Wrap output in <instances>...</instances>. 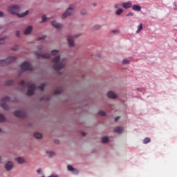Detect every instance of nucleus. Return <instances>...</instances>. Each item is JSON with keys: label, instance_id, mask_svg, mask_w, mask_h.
Wrapping results in <instances>:
<instances>
[{"label": "nucleus", "instance_id": "39448f33", "mask_svg": "<svg viewBox=\"0 0 177 177\" xmlns=\"http://www.w3.org/2000/svg\"><path fill=\"white\" fill-rule=\"evenodd\" d=\"M38 51L35 52L37 57H43V59H50V54H42V46L39 45L37 47Z\"/></svg>", "mask_w": 177, "mask_h": 177}, {"label": "nucleus", "instance_id": "0eeeda50", "mask_svg": "<svg viewBox=\"0 0 177 177\" xmlns=\"http://www.w3.org/2000/svg\"><path fill=\"white\" fill-rule=\"evenodd\" d=\"M13 62H16V57H10L6 59L0 61V66H8V64H10V63H13Z\"/></svg>", "mask_w": 177, "mask_h": 177}, {"label": "nucleus", "instance_id": "bb28decb", "mask_svg": "<svg viewBox=\"0 0 177 177\" xmlns=\"http://www.w3.org/2000/svg\"><path fill=\"white\" fill-rule=\"evenodd\" d=\"M5 85L7 86H9L10 85H13V81L12 80H8L7 82H5Z\"/></svg>", "mask_w": 177, "mask_h": 177}, {"label": "nucleus", "instance_id": "79ce46f5", "mask_svg": "<svg viewBox=\"0 0 177 177\" xmlns=\"http://www.w3.org/2000/svg\"><path fill=\"white\" fill-rule=\"evenodd\" d=\"M132 16H133V14L132 12H130L127 15V17H132Z\"/></svg>", "mask_w": 177, "mask_h": 177}, {"label": "nucleus", "instance_id": "9b49d317", "mask_svg": "<svg viewBox=\"0 0 177 177\" xmlns=\"http://www.w3.org/2000/svg\"><path fill=\"white\" fill-rule=\"evenodd\" d=\"M67 169L68 171H71L73 174H74V175H77V174H78V170H77V169H75L74 167H73V166L68 165L67 166Z\"/></svg>", "mask_w": 177, "mask_h": 177}, {"label": "nucleus", "instance_id": "4c0bfd02", "mask_svg": "<svg viewBox=\"0 0 177 177\" xmlns=\"http://www.w3.org/2000/svg\"><path fill=\"white\" fill-rule=\"evenodd\" d=\"M19 49V46L15 45L14 47L12 48V50H17Z\"/></svg>", "mask_w": 177, "mask_h": 177}, {"label": "nucleus", "instance_id": "7c9ffc66", "mask_svg": "<svg viewBox=\"0 0 177 177\" xmlns=\"http://www.w3.org/2000/svg\"><path fill=\"white\" fill-rule=\"evenodd\" d=\"M5 120H6L5 116H3V115L0 113V122H3Z\"/></svg>", "mask_w": 177, "mask_h": 177}, {"label": "nucleus", "instance_id": "7ed1b4c3", "mask_svg": "<svg viewBox=\"0 0 177 177\" xmlns=\"http://www.w3.org/2000/svg\"><path fill=\"white\" fill-rule=\"evenodd\" d=\"M21 86H23L24 88L26 85V86L28 87L27 95L28 96H32L34 95V92H35V84H32L31 82H28L26 84V82L24 80H22L20 83Z\"/></svg>", "mask_w": 177, "mask_h": 177}, {"label": "nucleus", "instance_id": "473e14b6", "mask_svg": "<svg viewBox=\"0 0 177 177\" xmlns=\"http://www.w3.org/2000/svg\"><path fill=\"white\" fill-rule=\"evenodd\" d=\"M112 32L115 35H118L120 34V30L117 29V30H112Z\"/></svg>", "mask_w": 177, "mask_h": 177}, {"label": "nucleus", "instance_id": "c756f323", "mask_svg": "<svg viewBox=\"0 0 177 177\" xmlns=\"http://www.w3.org/2000/svg\"><path fill=\"white\" fill-rule=\"evenodd\" d=\"M98 115H102V117H104V115H106V112H104L103 111H100L98 112Z\"/></svg>", "mask_w": 177, "mask_h": 177}, {"label": "nucleus", "instance_id": "393cba45", "mask_svg": "<svg viewBox=\"0 0 177 177\" xmlns=\"http://www.w3.org/2000/svg\"><path fill=\"white\" fill-rule=\"evenodd\" d=\"M122 64H129L131 63L130 59H124L122 61Z\"/></svg>", "mask_w": 177, "mask_h": 177}, {"label": "nucleus", "instance_id": "a18cd8bd", "mask_svg": "<svg viewBox=\"0 0 177 177\" xmlns=\"http://www.w3.org/2000/svg\"><path fill=\"white\" fill-rule=\"evenodd\" d=\"M37 174H41V169L37 170Z\"/></svg>", "mask_w": 177, "mask_h": 177}, {"label": "nucleus", "instance_id": "2f4dec72", "mask_svg": "<svg viewBox=\"0 0 177 177\" xmlns=\"http://www.w3.org/2000/svg\"><path fill=\"white\" fill-rule=\"evenodd\" d=\"M102 28V26L100 25H95L93 26V30H100Z\"/></svg>", "mask_w": 177, "mask_h": 177}, {"label": "nucleus", "instance_id": "1a4fd4ad", "mask_svg": "<svg viewBox=\"0 0 177 177\" xmlns=\"http://www.w3.org/2000/svg\"><path fill=\"white\" fill-rule=\"evenodd\" d=\"M78 37H80V35L68 36V44L71 48H73V46H74V38H78Z\"/></svg>", "mask_w": 177, "mask_h": 177}, {"label": "nucleus", "instance_id": "cd10ccee", "mask_svg": "<svg viewBox=\"0 0 177 177\" xmlns=\"http://www.w3.org/2000/svg\"><path fill=\"white\" fill-rule=\"evenodd\" d=\"M59 53V51L57 50H53L51 51V55H53V56H56V55H57Z\"/></svg>", "mask_w": 177, "mask_h": 177}, {"label": "nucleus", "instance_id": "72a5a7b5", "mask_svg": "<svg viewBox=\"0 0 177 177\" xmlns=\"http://www.w3.org/2000/svg\"><path fill=\"white\" fill-rule=\"evenodd\" d=\"M80 13H81V15L84 16V15H86V13H87L86 10H85V9L82 10Z\"/></svg>", "mask_w": 177, "mask_h": 177}, {"label": "nucleus", "instance_id": "37998d69", "mask_svg": "<svg viewBox=\"0 0 177 177\" xmlns=\"http://www.w3.org/2000/svg\"><path fill=\"white\" fill-rule=\"evenodd\" d=\"M16 35H17V37H20V32L19 31H17L16 32Z\"/></svg>", "mask_w": 177, "mask_h": 177}, {"label": "nucleus", "instance_id": "dca6fc26", "mask_svg": "<svg viewBox=\"0 0 177 177\" xmlns=\"http://www.w3.org/2000/svg\"><path fill=\"white\" fill-rule=\"evenodd\" d=\"M107 96L110 99H115V97H117V95L115 93H114V92H113V91L108 92Z\"/></svg>", "mask_w": 177, "mask_h": 177}, {"label": "nucleus", "instance_id": "412c9836", "mask_svg": "<svg viewBox=\"0 0 177 177\" xmlns=\"http://www.w3.org/2000/svg\"><path fill=\"white\" fill-rule=\"evenodd\" d=\"M34 137L36 139H41L42 138V134L41 133H34Z\"/></svg>", "mask_w": 177, "mask_h": 177}, {"label": "nucleus", "instance_id": "6ab92c4d", "mask_svg": "<svg viewBox=\"0 0 177 177\" xmlns=\"http://www.w3.org/2000/svg\"><path fill=\"white\" fill-rule=\"evenodd\" d=\"M63 92L62 88H58L54 91V95H60Z\"/></svg>", "mask_w": 177, "mask_h": 177}, {"label": "nucleus", "instance_id": "c9c22d12", "mask_svg": "<svg viewBox=\"0 0 177 177\" xmlns=\"http://www.w3.org/2000/svg\"><path fill=\"white\" fill-rule=\"evenodd\" d=\"M3 44H5V38L0 39V45H3Z\"/></svg>", "mask_w": 177, "mask_h": 177}, {"label": "nucleus", "instance_id": "de8ad7c7", "mask_svg": "<svg viewBox=\"0 0 177 177\" xmlns=\"http://www.w3.org/2000/svg\"><path fill=\"white\" fill-rule=\"evenodd\" d=\"M55 143H58V141H57V140H55Z\"/></svg>", "mask_w": 177, "mask_h": 177}, {"label": "nucleus", "instance_id": "ddd939ff", "mask_svg": "<svg viewBox=\"0 0 177 177\" xmlns=\"http://www.w3.org/2000/svg\"><path fill=\"white\" fill-rule=\"evenodd\" d=\"M52 26H53V27H55V28H62V27H63V25L62 24H59L57 23L56 21H53L51 22Z\"/></svg>", "mask_w": 177, "mask_h": 177}, {"label": "nucleus", "instance_id": "423d86ee", "mask_svg": "<svg viewBox=\"0 0 177 177\" xmlns=\"http://www.w3.org/2000/svg\"><path fill=\"white\" fill-rule=\"evenodd\" d=\"M21 68L23 71H31L33 70L32 65L27 61L21 64Z\"/></svg>", "mask_w": 177, "mask_h": 177}, {"label": "nucleus", "instance_id": "f257e3e1", "mask_svg": "<svg viewBox=\"0 0 177 177\" xmlns=\"http://www.w3.org/2000/svg\"><path fill=\"white\" fill-rule=\"evenodd\" d=\"M20 6L17 4H13L8 7V12L11 15H16L18 17H25L28 15L29 11L26 10L25 12L20 14Z\"/></svg>", "mask_w": 177, "mask_h": 177}, {"label": "nucleus", "instance_id": "f704fd0d", "mask_svg": "<svg viewBox=\"0 0 177 177\" xmlns=\"http://www.w3.org/2000/svg\"><path fill=\"white\" fill-rule=\"evenodd\" d=\"M39 88L40 89V91H44L45 89V84H41Z\"/></svg>", "mask_w": 177, "mask_h": 177}, {"label": "nucleus", "instance_id": "aec40b11", "mask_svg": "<svg viewBox=\"0 0 177 177\" xmlns=\"http://www.w3.org/2000/svg\"><path fill=\"white\" fill-rule=\"evenodd\" d=\"M142 30H143V24H140L138 26V30L136 31V34H139V32H140Z\"/></svg>", "mask_w": 177, "mask_h": 177}, {"label": "nucleus", "instance_id": "c03bdc74", "mask_svg": "<svg viewBox=\"0 0 177 177\" xmlns=\"http://www.w3.org/2000/svg\"><path fill=\"white\" fill-rule=\"evenodd\" d=\"M118 120H120V117H119V116H117V117L115 118V121H118Z\"/></svg>", "mask_w": 177, "mask_h": 177}, {"label": "nucleus", "instance_id": "49530a36", "mask_svg": "<svg viewBox=\"0 0 177 177\" xmlns=\"http://www.w3.org/2000/svg\"><path fill=\"white\" fill-rule=\"evenodd\" d=\"M82 136H85V133H82Z\"/></svg>", "mask_w": 177, "mask_h": 177}, {"label": "nucleus", "instance_id": "f3484780", "mask_svg": "<svg viewBox=\"0 0 177 177\" xmlns=\"http://www.w3.org/2000/svg\"><path fill=\"white\" fill-rule=\"evenodd\" d=\"M16 160L18 162V164H24V162H26V161L24 160V158L21 157L17 158Z\"/></svg>", "mask_w": 177, "mask_h": 177}, {"label": "nucleus", "instance_id": "20e7f679", "mask_svg": "<svg viewBox=\"0 0 177 177\" xmlns=\"http://www.w3.org/2000/svg\"><path fill=\"white\" fill-rule=\"evenodd\" d=\"M75 10V5H70L68 9H66V12L62 14V19H64L68 16H71L74 13V10Z\"/></svg>", "mask_w": 177, "mask_h": 177}, {"label": "nucleus", "instance_id": "58836bf2", "mask_svg": "<svg viewBox=\"0 0 177 177\" xmlns=\"http://www.w3.org/2000/svg\"><path fill=\"white\" fill-rule=\"evenodd\" d=\"M46 38V35H43L41 37H39V41H41V39H45Z\"/></svg>", "mask_w": 177, "mask_h": 177}, {"label": "nucleus", "instance_id": "ea45409f", "mask_svg": "<svg viewBox=\"0 0 177 177\" xmlns=\"http://www.w3.org/2000/svg\"><path fill=\"white\" fill-rule=\"evenodd\" d=\"M48 154H49L50 157H53V156H55V153L52 152V151L49 152Z\"/></svg>", "mask_w": 177, "mask_h": 177}, {"label": "nucleus", "instance_id": "a211bd4d", "mask_svg": "<svg viewBox=\"0 0 177 177\" xmlns=\"http://www.w3.org/2000/svg\"><path fill=\"white\" fill-rule=\"evenodd\" d=\"M133 10L140 12V10H142V7L139 5H133Z\"/></svg>", "mask_w": 177, "mask_h": 177}, {"label": "nucleus", "instance_id": "4468645a", "mask_svg": "<svg viewBox=\"0 0 177 177\" xmlns=\"http://www.w3.org/2000/svg\"><path fill=\"white\" fill-rule=\"evenodd\" d=\"M5 167L7 171H10L13 168V162L9 161L6 164Z\"/></svg>", "mask_w": 177, "mask_h": 177}, {"label": "nucleus", "instance_id": "f03ea898", "mask_svg": "<svg viewBox=\"0 0 177 177\" xmlns=\"http://www.w3.org/2000/svg\"><path fill=\"white\" fill-rule=\"evenodd\" d=\"M52 62L54 63L53 65L54 70L59 71L62 68H64L66 66V58L60 59V55H58L53 59Z\"/></svg>", "mask_w": 177, "mask_h": 177}, {"label": "nucleus", "instance_id": "4be33fe9", "mask_svg": "<svg viewBox=\"0 0 177 177\" xmlns=\"http://www.w3.org/2000/svg\"><path fill=\"white\" fill-rule=\"evenodd\" d=\"M114 131L117 133H122V128L121 127H116Z\"/></svg>", "mask_w": 177, "mask_h": 177}, {"label": "nucleus", "instance_id": "9d476101", "mask_svg": "<svg viewBox=\"0 0 177 177\" xmlns=\"http://www.w3.org/2000/svg\"><path fill=\"white\" fill-rule=\"evenodd\" d=\"M14 115L19 118H24L27 115V113L24 111H15Z\"/></svg>", "mask_w": 177, "mask_h": 177}, {"label": "nucleus", "instance_id": "b1692460", "mask_svg": "<svg viewBox=\"0 0 177 177\" xmlns=\"http://www.w3.org/2000/svg\"><path fill=\"white\" fill-rule=\"evenodd\" d=\"M124 12V10H122V8H119L116 12H115V15H117V16H120L121 15V13H122Z\"/></svg>", "mask_w": 177, "mask_h": 177}, {"label": "nucleus", "instance_id": "c85d7f7f", "mask_svg": "<svg viewBox=\"0 0 177 177\" xmlns=\"http://www.w3.org/2000/svg\"><path fill=\"white\" fill-rule=\"evenodd\" d=\"M102 143H107L109 142V138L107 137H104L102 139Z\"/></svg>", "mask_w": 177, "mask_h": 177}, {"label": "nucleus", "instance_id": "a878e982", "mask_svg": "<svg viewBox=\"0 0 177 177\" xmlns=\"http://www.w3.org/2000/svg\"><path fill=\"white\" fill-rule=\"evenodd\" d=\"M115 9H120V8H122V3H118L115 5Z\"/></svg>", "mask_w": 177, "mask_h": 177}, {"label": "nucleus", "instance_id": "a19ab883", "mask_svg": "<svg viewBox=\"0 0 177 177\" xmlns=\"http://www.w3.org/2000/svg\"><path fill=\"white\" fill-rule=\"evenodd\" d=\"M5 17V13L3 12H0V17Z\"/></svg>", "mask_w": 177, "mask_h": 177}, {"label": "nucleus", "instance_id": "f8f14e48", "mask_svg": "<svg viewBox=\"0 0 177 177\" xmlns=\"http://www.w3.org/2000/svg\"><path fill=\"white\" fill-rule=\"evenodd\" d=\"M132 6V2L131 1H127L125 3H122V8L124 9H129Z\"/></svg>", "mask_w": 177, "mask_h": 177}, {"label": "nucleus", "instance_id": "2eb2a0df", "mask_svg": "<svg viewBox=\"0 0 177 177\" xmlns=\"http://www.w3.org/2000/svg\"><path fill=\"white\" fill-rule=\"evenodd\" d=\"M32 31V26H28L24 31V35H28L30 34H31Z\"/></svg>", "mask_w": 177, "mask_h": 177}, {"label": "nucleus", "instance_id": "5701e85b", "mask_svg": "<svg viewBox=\"0 0 177 177\" xmlns=\"http://www.w3.org/2000/svg\"><path fill=\"white\" fill-rule=\"evenodd\" d=\"M151 141V140L150 139V138H145L143 140V143H144V145H147V143H150Z\"/></svg>", "mask_w": 177, "mask_h": 177}, {"label": "nucleus", "instance_id": "6e6552de", "mask_svg": "<svg viewBox=\"0 0 177 177\" xmlns=\"http://www.w3.org/2000/svg\"><path fill=\"white\" fill-rule=\"evenodd\" d=\"M10 98L9 97H6L1 99V106L3 110H9V106L6 105V102H10Z\"/></svg>", "mask_w": 177, "mask_h": 177}, {"label": "nucleus", "instance_id": "e433bc0d", "mask_svg": "<svg viewBox=\"0 0 177 177\" xmlns=\"http://www.w3.org/2000/svg\"><path fill=\"white\" fill-rule=\"evenodd\" d=\"M41 19H42V23H44V21H46V15H44L41 17Z\"/></svg>", "mask_w": 177, "mask_h": 177}, {"label": "nucleus", "instance_id": "09e8293b", "mask_svg": "<svg viewBox=\"0 0 177 177\" xmlns=\"http://www.w3.org/2000/svg\"><path fill=\"white\" fill-rule=\"evenodd\" d=\"M0 132H1V129H0Z\"/></svg>", "mask_w": 177, "mask_h": 177}]
</instances>
